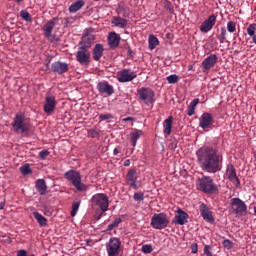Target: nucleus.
Listing matches in <instances>:
<instances>
[{
  "label": "nucleus",
  "instance_id": "f257e3e1",
  "mask_svg": "<svg viewBox=\"0 0 256 256\" xmlns=\"http://www.w3.org/2000/svg\"><path fill=\"white\" fill-rule=\"evenodd\" d=\"M196 157L200 168L206 173H219L223 169V156L211 146L199 148Z\"/></svg>",
  "mask_w": 256,
  "mask_h": 256
},
{
  "label": "nucleus",
  "instance_id": "f03ea898",
  "mask_svg": "<svg viewBox=\"0 0 256 256\" xmlns=\"http://www.w3.org/2000/svg\"><path fill=\"white\" fill-rule=\"evenodd\" d=\"M12 129L14 133H27L31 129V124H29V119L25 117V113H16L12 122Z\"/></svg>",
  "mask_w": 256,
  "mask_h": 256
},
{
  "label": "nucleus",
  "instance_id": "7ed1b4c3",
  "mask_svg": "<svg viewBox=\"0 0 256 256\" xmlns=\"http://www.w3.org/2000/svg\"><path fill=\"white\" fill-rule=\"evenodd\" d=\"M196 187L198 191L207 193L208 195L217 191V185L213 182L211 176H202L201 178H198L196 181Z\"/></svg>",
  "mask_w": 256,
  "mask_h": 256
},
{
  "label": "nucleus",
  "instance_id": "20e7f679",
  "mask_svg": "<svg viewBox=\"0 0 256 256\" xmlns=\"http://www.w3.org/2000/svg\"><path fill=\"white\" fill-rule=\"evenodd\" d=\"M64 177L67 179V181H70V183L77 189V191H87V185L83 184L81 173H79V171L69 170L65 172Z\"/></svg>",
  "mask_w": 256,
  "mask_h": 256
},
{
  "label": "nucleus",
  "instance_id": "39448f33",
  "mask_svg": "<svg viewBox=\"0 0 256 256\" xmlns=\"http://www.w3.org/2000/svg\"><path fill=\"white\" fill-rule=\"evenodd\" d=\"M92 207H99L101 214L98 216V219H101L103 213L109 209V197L104 193L95 194L91 198Z\"/></svg>",
  "mask_w": 256,
  "mask_h": 256
},
{
  "label": "nucleus",
  "instance_id": "423d86ee",
  "mask_svg": "<svg viewBox=\"0 0 256 256\" xmlns=\"http://www.w3.org/2000/svg\"><path fill=\"white\" fill-rule=\"evenodd\" d=\"M150 225L153 229H166V227L169 226V217L163 212L158 214L155 213L151 218Z\"/></svg>",
  "mask_w": 256,
  "mask_h": 256
},
{
  "label": "nucleus",
  "instance_id": "0eeeda50",
  "mask_svg": "<svg viewBox=\"0 0 256 256\" xmlns=\"http://www.w3.org/2000/svg\"><path fill=\"white\" fill-rule=\"evenodd\" d=\"M140 101H143L147 107H153L155 103V92L151 88L142 87L137 90Z\"/></svg>",
  "mask_w": 256,
  "mask_h": 256
},
{
  "label": "nucleus",
  "instance_id": "6e6552de",
  "mask_svg": "<svg viewBox=\"0 0 256 256\" xmlns=\"http://www.w3.org/2000/svg\"><path fill=\"white\" fill-rule=\"evenodd\" d=\"M232 213L237 217H243L244 213H247V205L240 198H232L230 200Z\"/></svg>",
  "mask_w": 256,
  "mask_h": 256
},
{
  "label": "nucleus",
  "instance_id": "1a4fd4ad",
  "mask_svg": "<svg viewBox=\"0 0 256 256\" xmlns=\"http://www.w3.org/2000/svg\"><path fill=\"white\" fill-rule=\"evenodd\" d=\"M116 79L119 83H131L133 79H137V72L125 68L116 73Z\"/></svg>",
  "mask_w": 256,
  "mask_h": 256
},
{
  "label": "nucleus",
  "instance_id": "9d476101",
  "mask_svg": "<svg viewBox=\"0 0 256 256\" xmlns=\"http://www.w3.org/2000/svg\"><path fill=\"white\" fill-rule=\"evenodd\" d=\"M121 249V240L117 237L110 238L109 242L106 244V251L108 256L119 255V250Z\"/></svg>",
  "mask_w": 256,
  "mask_h": 256
},
{
  "label": "nucleus",
  "instance_id": "9b49d317",
  "mask_svg": "<svg viewBox=\"0 0 256 256\" xmlns=\"http://www.w3.org/2000/svg\"><path fill=\"white\" fill-rule=\"evenodd\" d=\"M89 31L91 29H85L84 34L82 36V40L79 43V47L82 49H91L93 43H95V35L91 34Z\"/></svg>",
  "mask_w": 256,
  "mask_h": 256
},
{
  "label": "nucleus",
  "instance_id": "f8f14e48",
  "mask_svg": "<svg viewBox=\"0 0 256 256\" xmlns=\"http://www.w3.org/2000/svg\"><path fill=\"white\" fill-rule=\"evenodd\" d=\"M76 60L80 65H89V63H91V53L89 52V49L81 48L79 46L76 53Z\"/></svg>",
  "mask_w": 256,
  "mask_h": 256
},
{
  "label": "nucleus",
  "instance_id": "ddd939ff",
  "mask_svg": "<svg viewBox=\"0 0 256 256\" xmlns=\"http://www.w3.org/2000/svg\"><path fill=\"white\" fill-rule=\"evenodd\" d=\"M139 179V175L137 174V169L131 168L128 170L126 174V185L131 187V189H139L137 186V180Z\"/></svg>",
  "mask_w": 256,
  "mask_h": 256
},
{
  "label": "nucleus",
  "instance_id": "4468645a",
  "mask_svg": "<svg viewBox=\"0 0 256 256\" xmlns=\"http://www.w3.org/2000/svg\"><path fill=\"white\" fill-rule=\"evenodd\" d=\"M199 211L201 217L206 221L207 223H215V218L213 217V212L211 211V208L207 206L205 203H200Z\"/></svg>",
  "mask_w": 256,
  "mask_h": 256
},
{
  "label": "nucleus",
  "instance_id": "2eb2a0df",
  "mask_svg": "<svg viewBox=\"0 0 256 256\" xmlns=\"http://www.w3.org/2000/svg\"><path fill=\"white\" fill-rule=\"evenodd\" d=\"M55 107H57V100H55V96L52 94H46L43 108L44 113H46V115H51V113L55 111Z\"/></svg>",
  "mask_w": 256,
  "mask_h": 256
},
{
  "label": "nucleus",
  "instance_id": "dca6fc26",
  "mask_svg": "<svg viewBox=\"0 0 256 256\" xmlns=\"http://www.w3.org/2000/svg\"><path fill=\"white\" fill-rule=\"evenodd\" d=\"M214 123L215 120L213 119V116L209 112L203 113L199 118V127H201V129H211Z\"/></svg>",
  "mask_w": 256,
  "mask_h": 256
},
{
  "label": "nucleus",
  "instance_id": "f3484780",
  "mask_svg": "<svg viewBox=\"0 0 256 256\" xmlns=\"http://www.w3.org/2000/svg\"><path fill=\"white\" fill-rule=\"evenodd\" d=\"M57 21H59L58 18H53L50 21H48L44 26H43V31H44V37H46V39L48 41L53 42V29H55V25L57 24Z\"/></svg>",
  "mask_w": 256,
  "mask_h": 256
},
{
  "label": "nucleus",
  "instance_id": "a211bd4d",
  "mask_svg": "<svg viewBox=\"0 0 256 256\" xmlns=\"http://www.w3.org/2000/svg\"><path fill=\"white\" fill-rule=\"evenodd\" d=\"M226 177L235 185V187H239L241 185V180L237 176V170H235V166L233 164H229L226 169Z\"/></svg>",
  "mask_w": 256,
  "mask_h": 256
},
{
  "label": "nucleus",
  "instance_id": "6ab92c4d",
  "mask_svg": "<svg viewBox=\"0 0 256 256\" xmlns=\"http://www.w3.org/2000/svg\"><path fill=\"white\" fill-rule=\"evenodd\" d=\"M96 89L101 95H108V97H111V95L115 93V88H113V85L109 84L107 81L99 82Z\"/></svg>",
  "mask_w": 256,
  "mask_h": 256
},
{
  "label": "nucleus",
  "instance_id": "aec40b11",
  "mask_svg": "<svg viewBox=\"0 0 256 256\" xmlns=\"http://www.w3.org/2000/svg\"><path fill=\"white\" fill-rule=\"evenodd\" d=\"M217 23V16L215 14L210 15L200 26L201 33H209Z\"/></svg>",
  "mask_w": 256,
  "mask_h": 256
},
{
  "label": "nucleus",
  "instance_id": "412c9836",
  "mask_svg": "<svg viewBox=\"0 0 256 256\" xmlns=\"http://www.w3.org/2000/svg\"><path fill=\"white\" fill-rule=\"evenodd\" d=\"M217 59H218V57L215 54H211L210 56L205 58L202 61L203 73H207V71H209L210 69H213V67H215V65L217 64Z\"/></svg>",
  "mask_w": 256,
  "mask_h": 256
},
{
  "label": "nucleus",
  "instance_id": "4be33fe9",
  "mask_svg": "<svg viewBox=\"0 0 256 256\" xmlns=\"http://www.w3.org/2000/svg\"><path fill=\"white\" fill-rule=\"evenodd\" d=\"M51 68L53 73L63 75V73H67V71H69V64L61 61H56L52 63Z\"/></svg>",
  "mask_w": 256,
  "mask_h": 256
},
{
  "label": "nucleus",
  "instance_id": "5701e85b",
  "mask_svg": "<svg viewBox=\"0 0 256 256\" xmlns=\"http://www.w3.org/2000/svg\"><path fill=\"white\" fill-rule=\"evenodd\" d=\"M187 219H189V214H187V212L179 209L178 215H176L174 217V223L176 225H185V223H187Z\"/></svg>",
  "mask_w": 256,
  "mask_h": 256
},
{
  "label": "nucleus",
  "instance_id": "b1692460",
  "mask_svg": "<svg viewBox=\"0 0 256 256\" xmlns=\"http://www.w3.org/2000/svg\"><path fill=\"white\" fill-rule=\"evenodd\" d=\"M129 24V20L122 18L121 16H114L112 18V25L118 27L119 29H125Z\"/></svg>",
  "mask_w": 256,
  "mask_h": 256
},
{
  "label": "nucleus",
  "instance_id": "393cba45",
  "mask_svg": "<svg viewBox=\"0 0 256 256\" xmlns=\"http://www.w3.org/2000/svg\"><path fill=\"white\" fill-rule=\"evenodd\" d=\"M121 36L115 32H111L108 36V45L112 48L119 47Z\"/></svg>",
  "mask_w": 256,
  "mask_h": 256
},
{
  "label": "nucleus",
  "instance_id": "a878e982",
  "mask_svg": "<svg viewBox=\"0 0 256 256\" xmlns=\"http://www.w3.org/2000/svg\"><path fill=\"white\" fill-rule=\"evenodd\" d=\"M171 129H173V116H169L163 122V133L165 137H169V135H171Z\"/></svg>",
  "mask_w": 256,
  "mask_h": 256
},
{
  "label": "nucleus",
  "instance_id": "bb28decb",
  "mask_svg": "<svg viewBox=\"0 0 256 256\" xmlns=\"http://www.w3.org/2000/svg\"><path fill=\"white\" fill-rule=\"evenodd\" d=\"M103 51H105V49H103L102 44L95 45L92 51L94 61H101V58L103 57Z\"/></svg>",
  "mask_w": 256,
  "mask_h": 256
},
{
  "label": "nucleus",
  "instance_id": "cd10ccee",
  "mask_svg": "<svg viewBox=\"0 0 256 256\" xmlns=\"http://www.w3.org/2000/svg\"><path fill=\"white\" fill-rule=\"evenodd\" d=\"M82 7H85V1L77 0L69 6L68 11L69 13H77V11H80Z\"/></svg>",
  "mask_w": 256,
  "mask_h": 256
},
{
  "label": "nucleus",
  "instance_id": "c85d7f7f",
  "mask_svg": "<svg viewBox=\"0 0 256 256\" xmlns=\"http://www.w3.org/2000/svg\"><path fill=\"white\" fill-rule=\"evenodd\" d=\"M36 189L40 195H47V183L45 179H38L36 181Z\"/></svg>",
  "mask_w": 256,
  "mask_h": 256
},
{
  "label": "nucleus",
  "instance_id": "c756f323",
  "mask_svg": "<svg viewBox=\"0 0 256 256\" xmlns=\"http://www.w3.org/2000/svg\"><path fill=\"white\" fill-rule=\"evenodd\" d=\"M143 132L139 129H135L131 134H130V141L133 147H137V141L142 137Z\"/></svg>",
  "mask_w": 256,
  "mask_h": 256
},
{
  "label": "nucleus",
  "instance_id": "7c9ffc66",
  "mask_svg": "<svg viewBox=\"0 0 256 256\" xmlns=\"http://www.w3.org/2000/svg\"><path fill=\"white\" fill-rule=\"evenodd\" d=\"M199 105V98H195L193 101L190 102L187 108V115L188 117H193L195 115V107Z\"/></svg>",
  "mask_w": 256,
  "mask_h": 256
},
{
  "label": "nucleus",
  "instance_id": "2f4dec72",
  "mask_svg": "<svg viewBox=\"0 0 256 256\" xmlns=\"http://www.w3.org/2000/svg\"><path fill=\"white\" fill-rule=\"evenodd\" d=\"M34 219L39 223L40 227H47V218L41 215L39 212H33Z\"/></svg>",
  "mask_w": 256,
  "mask_h": 256
},
{
  "label": "nucleus",
  "instance_id": "473e14b6",
  "mask_svg": "<svg viewBox=\"0 0 256 256\" xmlns=\"http://www.w3.org/2000/svg\"><path fill=\"white\" fill-rule=\"evenodd\" d=\"M157 45H159V39L156 38V36L153 34L149 35L148 47H149L150 51H153V49H155V47H157Z\"/></svg>",
  "mask_w": 256,
  "mask_h": 256
},
{
  "label": "nucleus",
  "instance_id": "72a5a7b5",
  "mask_svg": "<svg viewBox=\"0 0 256 256\" xmlns=\"http://www.w3.org/2000/svg\"><path fill=\"white\" fill-rule=\"evenodd\" d=\"M220 43H225L227 41V29L225 27L220 28V34L216 35Z\"/></svg>",
  "mask_w": 256,
  "mask_h": 256
},
{
  "label": "nucleus",
  "instance_id": "f704fd0d",
  "mask_svg": "<svg viewBox=\"0 0 256 256\" xmlns=\"http://www.w3.org/2000/svg\"><path fill=\"white\" fill-rule=\"evenodd\" d=\"M79 207H81V200H74L72 203L71 217H75V215H77Z\"/></svg>",
  "mask_w": 256,
  "mask_h": 256
},
{
  "label": "nucleus",
  "instance_id": "c9c22d12",
  "mask_svg": "<svg viewBox=\"0 0 256 256\" xmlns=\"http://www.w3.org/2000/svg\"><path fill=\"white\" fill-rule=\"evenodd\" d=\"M20 17H22L24 21H27V23H31V21H33L31 14H29V12H27L26 10L20 11Z\"/></svg>",
  "mask_w": 256,
  "mask_h": 256
},
{
  "label": "nucleus",
  "instance_id": "e433bc0d",
  "mask_svg": "<svg viewBox=\"0 0 256 256\" xmlns=\"http://www.w3.org/2000/svg\"><path fill=\"white\" fill-rule=\"evenodd\" d=\"M20 171L22 175H31L33 173V170H31V166L29 164H25L20 168Z\"/></svg>",
  "mask_w": 256,
  "mask_h": 256
},
{
  "label": "nucleus",
  "instance_id": "4c0bfd02",
  "mask_svg": "<svg viewBox=\"0 0 256 256\" xmlns=\"http://www.w3.org/2000/svg\"><path fill=\"white\" fill-rule=\"evenodd\" d=\"M166 81L170 83L171 85H175V83L179 82V76L177 74H172L170 76H167Z\"/></svg>",
  "mask_w": 256,
  "mask_h": 256
},
{
  "label": "nucleus",
  "instance_id": "58836bf2",
  "mask_svg": "<svg viewBox=\"0 0 256 256\" xmlns=\"http://www.w3.org/2000/svg\"><path fill=\"white\" fill-rule=\"evenodd\" d=\"M227 31L228 33H235L237 31V25L233 21H229L227 23Z\"/></svg>",
  "mask_w": 256,
  "mask_h": 256
},
{
  "label": "nucleus",
  "instance_id": "ea45409f",
  "mask_svg": "<svg viewBox=\"0 0 256 256\" xmlns=\"http://www.w3.org/2000/svg\"><path fill=\"white\" fill-rule=\"evenodd\" d=\"M222 245H223V247H224L225 249H227L228 251H230V249H232L235 244H234L231 240L225 239V240H223Z\"/></svg>",
  "mask_w": 256,
  "mask_h": 256
},
{
  "label": "nucleus",
  "instance_id": "a19ab883",
  "mask_svg": "<svg viewBox=\"0 0 256 256\" xmlns=\"http://www.w3.org/2000/svg\"><path fill=\"white\" fill-rule=\"evenodd\" d=\"M246 31L249 37H254L256 31V24H250Z\"/></svg>",
  "mask_w": 256,
  "mask_h": 256
},
{
  "label": "nucleus",
  "instance_id": "79ce46f5",
  "mask_svg": "<svg viewBox=\"0 0 256 256\" xmlns=\"http://www.w3.org/2000/svg\"><path fill=\"white\" fill-rule=\"evenodd\" d=\"M141 251L145 254L153 253V246L151 244H145L142 246Z\"/></svg>",
  "mask_w": 256,
  "mask_h": 256
},
{
  "label": "nucleus",
  "instance_id": "37998d69",
  "mask_svg": "<svg viewBox=\"0 0 256 256\" xmlns=\"http://www.w3.org/2000/svg\"><path fill=\"white\" fill-rule=\"evenodd\" d=\"M163 5H164V8L166 9V11L173 13V11H174L173 4H171V2H169V0H164Z\"/></svg>",
  "mask_w": 256,
  "mask_h": 256
},
{
  "label": "nucleus",
  "instance_id": "c03bdc74",
  "mask_svg": "<svg viewBox=\"0 0 256 256\" xmlns=\"http://www.w3.org/2000/svg\"><path fill=\"white\" fill-rule=\"evenodd\" d=\"M88 137H91V139H95V138L99 137V132L95 129H89Z\"/></svg>",
  "mask_w": 256,
  "mask_h": 256
},
{
  "label": "nucleus",
  "instance_id": "a18cd8bd",
  "mask_svg": "<svg viewBox=\"0 0 256 256\" xmlns=\"http://www.w3.org/2000/svg\"><path fill=\"white\" fill-rule=\"evenodd\" d=\"M48 155H50L49 150H42L39 152V159H41L42 161H45V159H47Z\"/></svg>",
  "mask_w": 256,
  "mask_h": 256
},
{
  "label": "nucleus",
  "instance_id": "49530a36",
  "mask_svg": "<svg viewBox=\"0 0 256 256\" xmlns=\"http://www.w3.org/2000/svg\"><path fill=\"white\" fill-rule=\"evenodd\" d=\"M133 199L134 201H144L145 196L143 195V193H134Z\"/></svg>",
  "mask_w": 256,
  "mask_h": 256
},
{
  "label": "nucleus",
  "instance_id": "de8ad7c7",
  "mask_svg": "<svg viewBox=\"0 0 256 256\" xmlns=\"http://www.w3.org/2000/svg\"><path fill=\"white\" fill-rule=\"evenodd\" d=\"M109 119H113V115H111V114H100L99 115L100 121H107Z\"/></svg>",
  "mask_w": 256,
  "mask_h": 256
},
{
  "label": "nucleus",
  "instance_id": "09e8293b",
  "mask_svg": "<svg viewBox=\"0 0 256 256\" xmlns=\"http://www.w3.org/2000/svg\"><path fill=\"white\" fill-rule=\"evenodd\" d=\"M211 246L205 245L204 246V254L207 256H213V253L210 252Z\"/></svg>",
  "mask_w": 256,
  "mask_h": 256
},
{
  "label": "nucleus",
  "instance_id": "8fccbe9b",
  "mask_svg": "<svg viewBox=\"0 0 256 256\" xmlns=\"http://www.w3.org/2000/svg\"><path fill=\"white\" fill-rule=\"evenodd\" d=\"M197 251H198V245H197V243H193L191 245V253L195 254V253H197Z\"/></svg>",
  "mask_w": 256,
  "mask_h": 256
},
{
  "label": "nucleus",
  "instance_id": "3c124183",
  "mask_svg": "<svg viewBox=\"0 0 256 256\" xmlns=\"http://www.w3.org/2000/svg\"><path fill=\"white\" fill-rule=\"evenodd\" d=\"M121 218H116L113 222H112V224H113V226L116 228V227H119V224L121 223Z\"/></svg>",
  "mask_w": 256,
  "mask_h": 256
},
{
  "label": "nucleus",
  "instance_id": "603ef678",
  "mask_svg": "<svg viewBox=\"0 0 256 256\" xmlns=\"http://www.w3.org/2000/svg\"><path fill=\"white\" fill-rule=\"evenodd\" d=\"M17 256H29V255H27V251L26 250H19L17 252Z\"/></svg>",
  "mask_w": 256,
  "mask_h": 256
},
{
  "label": "nucleus",
  "instance_id": "864d4df0",
  "mask_svg": "<svg viewBox=\"0 0 256 256\" xmlns=\"http://www.w3.org/2000/svg\"><path fill=\"white\" fill-rule=\"evenodd\" d=\"M124 123H127V121H135L133 117H127L123 119Z\"/></svg>",
  "mask_w": 256,
  "mask_h": 256
},
{
  "label": "nucleus",
  "instance_id": "5fc2aeb1",
  "mask_svg": "<svg viewBox=\"0 0 256 256\" xmlns=\"http://www.w3.org/2000/svg\"><path fill=\"white\" fill-rule=\"evenodd\" d=\"M114 229H115V226L112 223L109 224L108 227H107L108 231H113Z\"/></svg>",
  "mask_w": 256,
  "mask_h": 256
},
{
  "label": "nucleus",
  "instance_id": "6e6d98bb",
  "mask_svg": "<svg viewBox=\"0 0 256 256\" xmlns=\"http://www.w3.org/2000/svg\"><path fill=\"white\" fill-rule=\"evenodd\" d=\"M129 165H131V160H125L124 161V167H129Z\"/></svg>",
  "mask_w": 256,
  "mask_h": 256
},
{
  "label": "nucleus",
  "instance_id": "4d7b16f0",
  "mask_svg": "<svg viewBox=\"0 0 256 256\" xmlns=\"http://www.w3.org/2000/svg\"><path fill=\"white\" fill-rule=\"evenodd\" d=\"M44 215H51V212L47 209V208H44Z\"/></svg>",
  "mask_w": 256,
  "mask_h": 256
},
{
  "label": "nucleus",
  "instance_id": "13d9d810",
  "mask_svg": "<svg viewBox=\"0 0 256 256\" xmlns=\"http://www.w3.org/2000/svg\"><path fill=\"white\" fill-rule=\"evenodd\" d=\"M5 209V202H1L0 203V211Z\"/></svg>",
  "mask_w": 256,
  "mask_h": 256
},
{
  "label": "nucleus",
  "instance_id": "bf43d9fd",
  "mask_svg": "<svg viewBox=\"0 0 256 256\" xmlns=\"http://www.w3.org/2000/svg\"><path fill=\"white\" fill-rule=\"evenodd\" d=\"M113 154H114V155H119V149H118V148H115L114 151H113Z\"/></svg>",
  "mask_w": 256,
  "mask_h": 256
},
{
  "label": "nucleus",
  "instance_id": "052dcab7",
  "mask_svg": "<svg viewBox=\"0 0 256 256\" xmlns=\"http://www.w3.org/2000/svg\"><path fill=\"white\" fill-rule=\"evenodd\" d=\"M128 55H130L131 57H133V50H131V48L128 49Z\"/></svg>",
  "mask_w": 256,
  "mask_h": 256
},
{
  "label": "nucleus",
  "instance_id": "680f3d73",
  "mask_svg": "<svg viewBox=\"0 0 256 256\" xmlns=\"http://www.w3.org/2000/svg\"><path fill=\"white\" fill-rule=\"evenodd\" d=\"M252 41H253V43H255V45H256V35L252 36Z\"/></svg>",
  "mask_w": 256,
  "mask_h": 256
},
{
  "label": "nucleus",
  "instance_id": "e2e57ef3",
  "mask_svg": "<svg viewBox=\"0 0 256 256\" xmlns=\"http://www.w3.org/2000/svg\"><path fill=\"white\" fill-rule=\"evenodd\" d=\"M188 71H193V65L188 66Z\"/></svg>",
  "mask_w": 256,
  "mask_h": 256
},
{
  "label": "nucleus",
  "instance_id": "0e129e2a",
  "mask_svg": "<svg viewBox=\"0 0 256 256\" xmlns=\"http://www.w3.org/2000/svg\"><path fill=\"white\" fill-rule=\"evenodd\" d=\"M16 3H23V0H15Z\"/></svg>",
  "mask_w": 256,
  "mask_h": 256
},
{
  "label": "nucleus",
  "instance_id": "69168bd1",
  "mask_svg": "<svg viewBox=\"0 0 256 256\" xmlns=\"http://www.w3.org/2000/svg\"><path fill=\"white\" fill-rule=\"evenodd\" d=\"M28 256H35V254H30V255H28Z\"/></svg>",
  "mask_w": 256,
  "mask_h": 256
}]
</instances>
